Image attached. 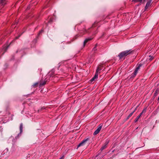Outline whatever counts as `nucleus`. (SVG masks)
Wrapping results in <instances>:
<instances>
[{
	"label": "nucleus",
	"mask_w": 159,
	"mask_h": 159,
	"mask_svg": "<svg viewBox=\"0 0 159 159\" xmlns=\"http://www.w3.org/2000/svg\"><path fill=\"white\" fill-rule=\"evenodd\" d=\"M132 52V51H131V50L122 51L119 54L118 56L119 57V59H121L123 57H125L128 55L130 54Z\"/></svg>",
	"instance_id": "nucleus-1"
},
{
	"label": "nucleus",
	"mask_w": 159,
	"mask_h": 159,
	"mask_svg": "<svg viewBox=\"0 0 159 159\" xmlns=\"http://www.w3.org/2000/svg\"><path fill=\"white\" fill-rule=\"evenodd\" d=\"M89 140V138H87L84 139L79 144V145H78L77 148L85 145L86 144V142Z\"/></svg>",
	"instance_id": "nucleus-2"
},
{
	"label": "nucleus",
	"mask_w": 159,
	"mask_h": 159,
	"mask_svg": "<svg viewBox=\"0 0 159 159\" xmlns=\"http://www.w3.org/2000/svg\"><path fill=\"white\" fill-rule=\"evenodd\" d=\"M102 125H101V124H100L99 125L97 129L93 133V135H97L99 133V132L102 129Z\"/></svg>",
	"instance_id": "nucleus-3"
},
{
	"label": "nucleus",
	"mask_w": 159,
	"mask_h": 159,
	"mask_svg": "<svg viewBox=\"0 0 159 159\" xmlns=\"http://www.w3.org/2000/svg\"><path fill=\"white\" fill-rule=\"evenodd\" d=\"M47 81L48 80L46 78L43 81L42 80H40L39 82V86L41 87L44 85L45 84H46V83Z\"/></svg>",
	"instance_id": "nucleus-4"
},
{
	"label": "nucleus",
	"mask_w": 159,
	"mask_h": 159,
	"mask_svg": "<svg viewBox=\"0 0 159 159\" xmlns=\"http://www.w3.org/2000/svg\"><path fill=\"white\" fill-rule=\"evenodd\" d=\"M152 1V0H148L145 7V9L146 10L147 9L151 6Z\"/></svg>",
	"instance_id": "nucleus-5"
},
{
	"label": "nucleus",
	"mask_w": 159,
	"mask_h": 159,
	"mask_svg": "<svg viewBox=\"0 0 159 159\" xmlns=\"http://www.w3.org/2000/svg\"><path fill=\"white\" fill-rule=\"evenodd\" d=\"M98 76V74L95 73V74L93 77L90 80L91 82L95 81V80L96 79Z\"/></svg>",
	"instance_id": "nucleus-6"
},
{
	"label": "nucleus",
	"mask_w": 159,
	"mask_h": 159,
	"mask_svg": "<svg viewBox=\"0 0 159 159\" xmlns=\"http://www.w3.org/2000/svg\"><path fill=\"white\" fill-rule=\"evenodd\" d=\"M92 38H88L86 39L84 41V47L85 45L88 42V41L91 40V39H92Z\"/></svg>",
	"instance_id": "nucleus-7"
},
{
	"label": "nucleus",
	"mask_w": 159,
	"mask_h": 159,
	"mask_svg": "<svg viewBox=\"0 0 159 159\" xmlns=\"http://www.w3.org/2000/svg\"><path fill=\"white\" fill-rule=\"evenodd\" d=\"M159 92V89L158 88H157L154 94V97H156L158 94Z\"/></svg>",
	"instance_id": "nucleus-8"
},
{
	"label": "nucleus",
	"mask_w": 159,
	"mask_h": 159,
	"mask_svg": "<svg viewBox=\"0 0 159 159\" xmlns=\"http://www.w3.org/2000/svg\"><path fill=\"white\" fill-rule=\"evenodd\" d=\"M141 115L140 114H139V115L137 116V117L135 119L134 121L135 122H136L138 121L139 119L140 118V117L141 116Z\"/></svg>",
	"instance_id": "nucleus-9"
},
{
	"label": "nucleus",
	"mask_w": 159,
	"mask_h": 159,
	"mask_svg": "<svg viewBox=\"0 0 159 159\" xmlns=\"http://www.w3.org/2000/svg\"><path fill=\"white\" fill-rule=\"evenodd\" d=\"M146 110H147V108L146 107V108H144L143 109V110L142 111V112L140 113V114L141 115H142L143 114L145 113L146 111Z\"/></svg>",
	"instance_id": "nucleus-10"
},
{
	"label": "nucleus",
	"mask_w": 159,
	"mask_h": 159,
	"mask_svg": "<svg viewBox=\"0 0 159 159\" xmlns=\"http://www.w3.org/2000/svg\"><path fill=\"white\" fill-rule=\"evenodd\" d=\"M39 84V83H35L34 84L32 85L33 87V88H35L38 86Z\"/></svg>",
	"instance_id": "nucleus-11"
},
{
	"label": "nucleus",
	"mask_w": 159,
	"mask_h": 159,
	"mask_svg": "<svg viewBox=\"0 0 159 159\" xmlns=\"http://www.w3.org/2000/svg\"><path fill=\"white\" fill-rule=\"evenodd\" d=\"M101 69L100 67L99 66H98V67H97V68L96 70V73H98V71L101 70Z\"/></svg>",
	"instance_id": "nucleus-12"
},
{
	"label": "nucleus",
	"mask_w": 159,
	"mask_h": 159,
	"mask_svg": "<svg viewBox=\"0 0 159 159\" xmlns=\"http://www.w3.org/2000/svg\"><path fill=\"white\" fill-rule=\"evenodd\" d=\"M20 132L21 133L22 132L23 129V125L22 124H20Z\"/></svg>",
	"instance_id": "nucleus-13"
},
{
	"label": "nucleus",
	"mask_w": 159,
	"mask_h": 159,
	"mask_svg": "<svg viewBox=\"0 0 159 159\" xmlns=\"http://www.w3.org/2000/svg\"><path fill=\"white\" fill-rule=\"evenodd\" d=\"M143 0H132V2H141Z\"/></svg>",
	"instance_id": "nucleus-14"
},
{
	"label": "nucleus",
	"mask_w": 159,
	"mask_h": 159,
	"mask_svg": "<svg viewBox=\"0 0 159 159\" xmlns=\"http://www.w3.org/2000/svg\"><path fill=\"white\" fill-rule=\"evenodd\" d=\"M134 113V112H132L131 113H130L129 115L128 116V117H127V119H126V120H128V119Z\"/></svg>",
	"instance_id": "nucleus-15"
},
{
	"label": "nucleus",
	"mask_w": 159,
	"mask_h": 159,
	"mask_svg": "<svg viewBox=\"0 0 159 159\" xmlns=\"http://www.w3.org/2000/svg\"><path fill=\"white\" fill-rule=\"evenodd\" d=\"M106 147H107V146H106V145H104V146H102V147L101 148V149H100L101 150V151H102V150H104V149H105L106 148Z\"/></svg>",
	"instance_id": "nucleus-16"
},
{
	"label": "nucleus",
	"mask_w": 159,
	"mask_h": 159,
	"mask_svg": "<svg viewBox=\"0 0 159 159\" xmlns=\"http://www.w3.org/2000/svg\"><path fill=\"white\" fill-rule=\"evenodd\" d=\"M97 46V44H96L95 45V46L93 48V51H96L97 50V49L96 48Z\"/></svg>",
	"instance_id": "nucleus-17"
},
{
	"label": "nucleus",
	"mask_w": 159,
	"mask_h": 159,
	"mask_svg": "<svg viewBox=\"0 0 159 159\" xmlns=\"http://www.w3.org/2000/svg\"><path fill=\"white\" fill-rule=\"evenodd\" d=\"M137 72H138V71L136 70H135V71H134V72L133 73V76H135L136 75Z\"/></svg>",
	"instance_id": "nucleus-18"
},
{
	"label": "nucleus",
	"mask_w": 159,
	"mask_h": 159,
	"mask_svg": "<svg viewBox=\"0 0 159 159\" xmlns=\"http://www.w3.org/2000/svg\"><path fill=\"white\" fill-rule=\"evenodd\" d=\"M53 18H50V20L48 21V22L49 23H51L53 21Z\"/></svg>",
	"instance_id": "nucleus-19"
},
{
	"label": "nucleus",
	"mask_w": 159,
	"mask_h": 159,
	"mask_svg": "<svg viewBox=\"0 0 159 159\" xmlns=\"http://www.w3.org/2000/svg\"><path fill=\"white\" fill-rule=\"evenodd\" d=\"M79 37V35L77 34L76 35L75 37H74V38H73V39H76L77 38H78Z\"/></svg>",
	"instance_id": "nucleus-20"
},
{
	"label": "nucleus",
	"mask_w": 159,
	"mask_h": 159,
	"mask_svg": "<svg viewBox=\"0 0 159 159\" xmlns=\"http://www.w3.org/2000/svg\"><path fill=\"white\" fill-rule=\"evenodd\" d=\"M43 30H41V31H40L39 34H38V35H39L40 34H41L43 32Z\"/></svg>",
	"instance_id": "nucleus-21"
},
{
	"label": "nucleus",
	"mask_w": 159,
	"mask_h": 159,
	"mask_svg": "<svg viewBox=\"0 0 159 159\" xmlns=\"http://www.w3.org/2000/svg\"><path fill=\"white\" fill-rule=\"evenodd\" d=\"M140 67H139V66H138L136 68V70H137V71H138V70H139L140 69Z\"/></svg>",
	"instance_id": "nucleus-22"
},
{
	"label": "nucleus",
	"mask_w": 159,
	"mask_h": 159,
	"mask_svg": "<svg viewBox=\"0 0 159 159\" xmlns=\"http://www.w3.org/2000/svg\"><path fill=\"white\" fill-rule=\"evenodd\" d=\"M138 107V106H137L136 107V108L134 109V111L132 112H134H134L136 111V110H137V108Z\"/></svg>",
	"instance_id": "nucleus-23"
},
{
	"label": "nucleus",
	"mask_w": 159,
	"mask_h": 159,
	"mask_svg": "<svg viewBox=\"0 0 159 159\" xmlns=\"http://www.w3.org/2000/svg\"><path fill=\"white\" fill-rule=\"evenodd\" d=\"M4 0H0V3H2L3 2Z\"/></svg>",
	"instance_id": "nucleus-24"
},
{
	"label": "nucleus",
	"mask_w": 159,
	"mask_h": 159,
	"mask_svg": "<svg viewBox=\"0 0 159 159\" xmlns=\"http://www.w3.org/2000/svg\"><path fill=\"white\" fill-rule=\"evenodd\" d=\"M60 159H64V156H62L60 158Z\"/></svg>",
	"instance_id": "nucleus-25"
},
{
	"label": "nucleus",
	"mask_w": 159,
	"mask_h": 159,
	"mask_svg": "<svg viewBox=\"0 0 159 159\" xmlns=\"http://www.w3.org/2000/svg\"><path fill=\"white\" fill-rule=\"evenodd\" d=\"M142 66V65L141 64H139V66H139V67H140Z\"/></svg>",
	"instance_id": "nucleus-26"
},
{
	"label": "nucleus",
	"mask_w": 159,
	"mask_h": 159,
	"mask_svg": "<svg viewBox=\"0 0 159 159\" xmlns=\"http://www.w3.org/2000/svg\"><path fill=\"white\" fill-rule=\"evenodd\" d=\"M20 36V35H19V36H18V37H16V39H18V38H19Z\"/></svg>",
	"instance_id": "nucleus-27"
},
{
	"label": "nucleus",
	"mask_w": 159,
	"mask_h": 159,
	"mask_svg": "<svg viewBox=\"0 0 159 159\" xmlns=\"http://www.w3.org/2000/svg\"><path fill=\"white\" fill-rule=\"evenodd\" d=\"M8 47H9V46H8L7 47V48H6V50H5V51H6V50H7V48H8Z\"/></svg>",
	"instance_id": "nucleus-28"
},
{
	"label": "nucleus",
	"mask_w": 159,
	"mask_h": 159,
	"mask_svg": "<svg viewBox=\"0 0 159 159\" xmlns=\"http://www.w3.org/2000/svg\"><path fill=\"white\" fill-rule=\"evenodd\" d=\"M152 59H153V58H150V60H152Z\"/></svg>",
	"instance_id": "nucleus-29"
}]
</instances>
